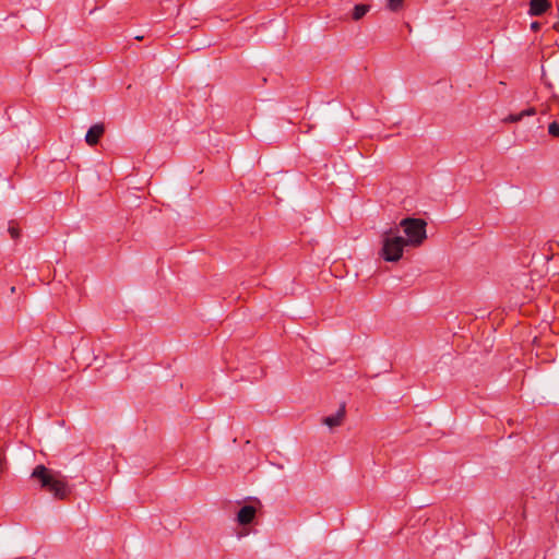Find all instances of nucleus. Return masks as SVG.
I'll use <instances>...</instances> for the list:
<instances>
[{"instance_id": "obj_9", "label": "nucleus", "mask_w": 559, "mask_h": 559, "mask_svg": "<svg viewBox=\"0 0 559 559\" xmlns=\"http://www.w3.org/2000/svg\"><path fill=\"white\" fill-rule=\"evenodd\" d=\"M536 114V109L534 107H531L528 109H525L523 111H521L520 114L518 115H510L508 116L504 121H508V122H518L520 121L524 116H534Z\"/></svg>"}, {"instance_id": "obj_8", "label": "nucleus", "mask_w": 559, "mask_h": 559, "mask_svg": "<svg viewBox=\"0 0 559 559\" xmlns=\"http://www.w3.org/2000/svg\"><path fill=\"white\" fill-rule=\"evenodd\" d=\"M550 5L549 0H531L528 13L533 16H539L544 14Z\"/></svg>"}, {"instance_id": "obj_10", "label": "nucleus", "mask_w": 559, "mask_h": 559, "mask_svg": "<svg viewBox=\"0 0 559 559\" xmlns=\"http://www.w3.org/2000/svg\"><path fill=\"white\" fill-rule=\"evenodd\" d=\"M370 10V7L367 5V4H357L355 5L354 10H353V19L355 21H358L360 20L361 17H364Z\"/></svg>"}, {"instance_id": "obj_13", "label": "nucleus", "mask_w": 559, "mask_h": 559, "mask_svg": "<svg viewBox=\"0 0 559 559\" xmlns=\"http://www.w3.org/2000/svg\"><path fill=\"white\" fill-rule=\"evenodd\" d=\"M531 29H532V31H534V32L539 31V29H540V23H539V22H536V21H535V22H533V23L531 24Z\"/></svg>"}, {"instance_id": "obj_6", "label": "nucleus", "mask_w": 559, "mask_h": 559, "mask_svg": "<svg viewBox=\"0 0 559 559\" xmlns=\"http://www.w3.org/2000/svg\"><path fill=\"white\" fill-rule=\"evenodd\" d=\"M105 128L102 123L93 124L85 134V141L88 145H96L104 134Z\"/></svg>"}, {"instance_id": "obj_5", "label": "nucleus", "mask_w": 559, "mask_h": 559, "mask_svg": "<svg viewBox=\"0 0 559 559\" xmlns=\"http://www.w3.org/2000/svg\"><path fill=\"white\" fill-rule=\"evenodd\" d=\"M344 418H345V405L342 404V405H340V407L337 408V411L334 414L324 417L322 419V423L330 429H333V428L341 426Z\"/></svg>"}, {"instance_id": "obj_12", "label": "nucleus", "mask_w": 559, "mask_h": 559, "mask_svg": "<svg viewBox=\"0 0 559 559\" xmlns=\"http://www.w3.org/2000/svg\"><path fill=\"white\" fill-rule=\"evenodd\" d=\"M548 132L555 138H559V123L554 121L548 127Z\"/></svg>"}, {"instance_id": "obj_3", "label": "nucleus", "mask_w": 559, "mask_h": 559, "mask_svg": "<svg viewBox=\"0 0 559 559\" xmlns=\"http://www.w3.org/2000/svg\"><path fill=\"white\" fill-rule=\"evenodd\" d=\"M57 472L47 468L44 465H37L31 474V477L38 480L41 488L51 489Z\"/></svg>"}, {"instance_id": "obj_14", "label": "nucleus", "mask_w": 559, "mask_h": 559, "mask_svg": "<svg viewBox=\"0 0 559 559\" xmlns=\"http://www.w3.org/2000/svg\"><path fill=\"white\" fill-rule=\"evenodd\" d=\"M9 231H10V234H11V236H12L13 238H16V237L19 236L17 230H16L15 228H13V227H12V228H10V229H9Z\"/></svg>"}, {"instance_id": "obj_1", "label": "nucleus", "mask_w": 559, "mask_h": 559, "mask_svg": "<svg viewBox=\"0 0 559 559\" xmlns=\"http://www.w3.org/2000/svg\"><path fill=\"white\" fill-rule=\"evenodd\" d=\"M409 247L402 235L400 229L390 227L381 235V249L380 257L386 262H397L402 259L404 249Z\"/></svg>"}, {"instance_id": "obj_11", "label": "nucleus", "mask_w": 559, "mask_h": 559, "mask_svg": "<svg viewBox=\"0 0 559 559\" xmlns=\"http://www.w3.org/2000/svg\"><path fill=\"white\" fill-rule=\"evenodd\" d=\"M404 0H388V8L391 11H397L402 8Z\"/></svg>"}, {"instance_id": "obj_2", "label": "nucleus", "mask_w": 559, "mask_h": 559, "mask_svg": "<svg viewBox=\"0 0 559 559\" xmlns=\"http://www.w3.org/2000/svg\"><path fill=\"white\" fill-rule=\"evenodd\" d=\"M426 222L421 218H403L394 229H400V235L404 234L405 242L413 248L419 247L427 238Z\"/></svg>"}, {"instance_id": "obj_7", "label": "nucleus", "mask_w": 559, "mask_h": 559, "mask_svg": "<svg viewBox=\"0 0 559 559\" xmlns=\"http://www.w3.org/2000/svg\"><path fill=\"white\" fill-rule=\"evenodd\" d=\"M255 512L257 510L252 506L242 507L237 514L238 523L241 525L251 523L255 516Z\"/></svg>"}, {"instance_id": "obj_4", "label": "nucleus", "mask_w": 559, "mask_h": 559, "mask_svg": "<svg viewBox=\"0 0 559 559\" xmlns=\"http://www.w3.org/2000/svg\"><path fill=\"white\" fill-rule=\"evenodd\" d=\"M49 492L58 499H64L70 493V488L66 478L57 472L53 484Z\"/></svg>"}]
</instances>
